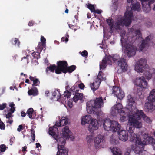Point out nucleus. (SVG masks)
I'll return each instance as SVG.
<instances>
[{
    "mask_svg": "<svg viewBox=\"0 0 155 155\" xmlns=\"http://www.w3.org/2000/svg\"><path fill=\"white\" fill-rule=\"evenodd\" d=\"M39 48H38V51H40V52L34 51L31 54V55L33 57L34 59H35V60H38L40 58V54L41 52L40 51V49L39 50Z\"/></svg>",
    "mask_w": 155,
    "mask_h": 155,
    "instance_id": "37",
    "label": "nucleus"
},
{
    "mask_svg": "<svg viewBox=\"0 0 155 155\" xmlns=\"http://www.w3.org/2000/svg\"><path fill=\"white\" fill-rule=\"evenodd\" d=\"M99 127V124L98 120L94 118L89 124L88 127V130L90 132H92L94 131L97 130Z\"/></svg>",
    "mask_w": 155,
    "mask_h": 155,
    "instance_id": "19",
    "label": "nucleus"
},
{
    "mask_svg": "<svg viewBox=\"0 0 155 155\" xmlns=\"http://www.w3.org/2000/svg\"><path fill=\"white\" fill-rule=\"evenodd\" d=\"M7 104L6 103H3L2 104H0V110H3L6 107Z\"/></svg>",
    "mask_w": 155,
    "mask_h": 155,
    "instance_id": "51",
    "label": "nucleus"
},
{
    "mask_svg": "<svg viewBox=\"0 0 155 155\" xmlns=\"http://www.w3.org/2000/svg\"><path fill=\"white\" fill-rule=\"evenodd\" d=\"M79 53L80 54H81L82 56L83 57H85L87 56L88 55V52L85 50H84L82 52L80 51Z\"/></svg>",
    "mask_w": 155,
    "mask_h": 155,
    "instance_id": "46",
    "label": "nucleus"
},
{
    "mask_svg": "<svg viewBox=\"0 0 155 155\" xmlns=\"http://www.w3.org/2000/svg\"><path fill=\"white\" fill-rule=\"evenodd\" d=\"M68 122V119L65 117H62L59 121L56 122L55 126L58 127L63 126L66 125Z\"/></svg>",
    "mask_w": 155,
    "mask_h": 155,
    "instance_id": "25",
    "label": "nucleus"
},
{
    "mask_svg": "<svg viewBox=\"0 0 155 155\" xmlns=\"http://www.w3.org/2000/svg\"><path fill=\"white\" fill-rule=\"evenodd\" d=\"M108 64H113L120 68H127V67L126 60L120 58L119 56L117 54H115L113 56L109 55L104 58L100 63V68H106Z\"/></svg>",
    "mask_w": 155,
    "mask_h": 155,
    "instance_id": "3",
    "label": "nucleus"
},
{
    "mask_svg": "<svg viewBox=\"0 0 155 155\" xmlns=\"http://www.w3.org/2000/svg\"><path fill=\"white\" fill-rule=\"evenodd\" d=\"M87 8L90 10L91 12H93L95 8L94 5L91 4H88V5L86 4Z\"/></svg>",
    "mask_w": 155,
    "mask_h": 155,
    "instance_id": "43",
    "label": "nucleus"
},
{
    "mask_svg": "<svg viewBox=\"0 0 155 155\" xmlns=\"http://www.w3.org/2000/svg\"><path fill=\"white\" fill-rule=\"evenodd\" d=\"M127 108L130 111L129 113V117L130 115L134 114L135 113V110L138 109L136 108V103L132 96L130 95H129L127 97Z\"/></svg>",
    "mask_w": 155,
    "mask_h": 155,
    "instance_id": "11",
    "label": "nucleus"
},
{
    "mask_svg": "<svg viewBox=\"0 0 155 155\" xmlns=\"http://www.w3.org/2000/svg\"><path fill=\"white\" fill-rule=\"evenodd\" d=\"M123 110L124 111L127 110V108H123L122 104L121 103L117 102L116 104L111 108L110 114L113 116H116L120 112H122V110Z\"/></svg>",
    "mask_w": 155,
    "mask_h": 155,
    "instance_id": "12",
    "label": "nucleus"
},
{
    "mask_svg": "<svg viewBox=\"0 0 155 155\" xmlns=\"http://www.w3.org/2000/svg\"><path fill=\"white\" fill-rule=\"evenodd\" d=\"M122 112H120L119 113L120 115V121L122 122L125 121L127 120V113L128 114L130 112L127 109V110H125L124 111V110H122ZM129 114H128V115Z\"/></svg>",
    "mask_w": 155,
    "mask_h": 155,
    "instance_id": "26",
    "label": "nucleus"
},
{
    "mask_svg": "<svg viewBox=\"0 0 155 155\" xmlns=\"http://www.w3.org/2000/svg\"><path fill=\"white\" fill-rule=\"evenodd\" d=\"M9 106L11 107L10 111L11 113L9 112L6 115V117L7 119L12 118V113H13L15 111V105L13 102L9 103Z\"/></svg>",
    "mask_w": 155,
    "mask_h": 155,
    "instance_id": "27",
    "label": "nucleus"
},
{
    "mask_svg": "<svg viewBox=\"0 0 155 155\" xmlns=\"http://www.w3.org/2000/svg\"><path fill=\"white\" fill-rule=\"evenodd\" d=\"M77 88V87H76L75 86H74L71 87V90L73 92H74L76 91H77V90H76Z\"/></svg>",
    "mask_w": 155,
    "mask_h": 155,
    "instance_id": "58",
    "label": "nucleus"
},
{
    "mask_svg": "<svg viewBox=\"0 0 155 155\" xmlns=\"http://www.w3.org/2000/svg\"><path fill=\"white\" fill-rule=\"evenodd\" d=\"M68 104L70 108H71L72 107V103L70 101H68Z\"/></svg>",
    "mask_w": 155,
    "mask_h": 155,
    "instance_id": "61",
    "label": "nucleus"
},
{
    "mask_svg": "<svg viewBox=\"0 0 155 155\" xmlns=\"http://www.w3.org/2000/svg\"><path fill=\"white\" fill-rule=\"evenodd\" d=\"M103 125L104 129L108 131L118 132L120 130V126L119 123L115 121H111L109 119L104 120Z\"/></svg>",
    "mask_w": 155,
    "mask_h": 155,
    "instance_id": "8",
    "label": "nucleus"
},
{
    "mask_svg": "<svg viewBox=\"0 0 155 155\" xmlns=\"http://www.w3.org/2000/svg\"><path fill=\"white\" fill-rule=\"evenodd\" d=\"M103 100L101 98H97L95 100H92L87 103V111L89 114L96 112L97 108H101L103 103Z\"/></svg>",
    "mask_w": 155,
    "mask_h": 155,
    "instance_id": "6",
    "label": "nucleus"
},
{
    "mask_svg": "<svg viewBox=\"0 0 155 155\" xmlns=\"http://www.w3.org/2000/svg\"><path fill=\"white\" fill-rule=\"evenodd\" d=\"M112 90V93L114 94L118 99L121 100L124 97V92L120 88L117 87L113 86Z\"/></svg>",
    "mask_w": 155,
    "mask_h": 155,
    "instance_id": "17",
    "label": "nucleus"
},
{
    "mask_svg": "<svg viewBox=\"0 0 155 155\" xmlns=\"http://www.w3.org/2000/svg\"><path fill=\"white\" fill-rule=\"evenodd\" d=\"M75 68H46V72L47 74H49L51 72H54L55 71L57 74H59L63 72L69 73L74 71Z\"/></svg>",
    "mask_w": 155,
    "mask_h": 155,
    "instance_id": "15",
    "label": "nucleus"
},
{
    "mask_svg": "<svg viewBox=\"0 0 155 155\" xmlns=\"http://www.w3.org/2000/svg\"><path fill=\"white\" fill-rule=\"evenodd\" d=\"M33 84H32V86H38L40 84V82L38 79H35L33 81Z\"/></svg>",
    "mask_w": 155,
    "mask_h": 155,
    "instance_id": "45",
    "label": "nucleus"
},
{
    "mask_svg": "<svg viewBox=\"0 0 155 155\" xmlns=\"http://www.w3.org/2000/svg\"><path fill=\"white\" fill-rule=\"evenodd\" d=\"M53 96L57 98V100L60 98L61 96L59 90H55L53 92L52 94Z\"/></svg>",
    "mask_w": 155,
    "mask_h": 155,
    "instance_id": "35",
    "label": "nucleus"
},
{
    "mask_svg": "<svg viewBox=\"0 0 155 155\" xmlns=\"http://www.w3.org/2000/svg\"><path fill=\"white\" fill-rule=\"evenodd\" d=\"M132 7L131 9L134 11H139L140 9V5L139 2L136 1L131 4Z\"/></svg>",
    "mask_w": 155,
    "mask_h": 155,
    "instance_id": "29",
    "label": "nucleus"
},
{
    "mask_svg": "<svg viewBox=\"0 0 155 155\" xmlns=\"http://www.w3.org/2000/svg\"><path fill=\"white\" fill-rule=\"evenodd\" d=\"M134 68L135 71L138 73H143L145 76L146 78L148 80L150 79L152 77V75L150 73L149 68H146L147 70H145L146 68Z\"/></svg>",
    "mask_w": 155,
    "mask_h": 155,
    "instance_id": "21",
    "label": "nucleus"
},
{
    "mask_svg": "<svg viewBox=\"0 0 155 155\" xmlns=\"http://www.w3.org/2000/svg\"><path fill=\"white\" fill-rule=\"evenodd\" d=\"M127 69L128 68H119L118 70V71L121 70L123 72H125L127 71Z\"/></svg>",
    "mask_w": 155,
    "mask_h": 155,
    "instance_id": "59",
    "label": "nucleus"
},
{
    "mask_svg": "<svg viewBox=\"0 0 155 155\" xmlns=\"http://www.w3.org/2000/svg\"><path fill=\"white\" fill-rule=\"evenodd\" d=\"M33 109L32 108H29L27 110V114L28 116L29 117L30 119H33L32 117V114L33 112Z\"/></svg>",
    "mask_w": 155,
    "mask_h": 155,
    "instance_id": "41",
    "label": "nucleus"
},
{
    "mask_svg": "<svg viewBox=\"0 0 155 155\" xmlns=\"http://www.w3.org/2000/svg\"><path fill=\"white\" fill-rule=\"evenodd\" d=\"M48 65L47 68H57V66L55 64L51 65L50 64H47Z\"/></svg>",
    "mask_w": 155,
    "mask_h": 155,
    "instance_id": "53",
    "label": "nucleus"
},
{
    "mask_svg": "<svg viewBox=\"0 0 155 155\" xmlns=\"http://www.w3.org/2000/svg\"><path fill=\"white\" fill-rule=\"evenodd\" d=\"M31 137L32 138L33 142H34L35 139V131L33 129L31 130Z\"/></svg>",
    "mask_w": 155,
    "mask_h": 155,
    "instance_id": "49",
    "label": "nucleus"
},
{
    "mask_svg": "<svg viewBox=\"0 0 155 155\" xmlns=\"http://www.w3.org/2000/svg\"><path fill=\"white\" fill-rule=\"evenodd\" d=\"M57 68H76L75 65H72L68 67V64L65 61H59L57 62Z\"/></svg>",
    "mask_w": 155,
    "mask_h": 155,
    "instance_id": "23",
    "label": "nucleus"
},
{
    "mask_svg": "<svg viewBox=\"0 0 155 155\" xmlns=\"http://www.w3.org/2000/svg\"><path fill=\"white\" fill-rule=\"evenodd\" d=\"M105 78L103 77V74L102 71H100L97 78L94 80V81L90 84V86L91 89L93 91H94L98 89L101 81L103 80H105Z\"/></svg>",
    "mask_w": 155,
    "mask_h": 155,
    "instance_id": "10",
    "label": "nucleus"
},
{
    "mask_svg": "<svg viewBox=\"0 0 155 155\" xmlns=\"http://www.w3.org/2000/svg\"><path fill=\"white\" fill-rule=\"evenodd\" d=\"M102 12V10H101L99 9H97L95 10L94 9V10L93 12L94 13H97L98 14H100Z\"/></svg>",
    "mask_w": 155,
    "mask_h": 155,
    "instance_id": "54",
    "label": "nucleus"
},
{
    "mask_svg": "<svg viewBox=\"0 0 155 155\" xmlns=\"http://www.w3.org/2000/svg\"><path fill=\"white\" fill-rule=\"evenodd\" d=\"M6 150V146L5 145L0 146V152H4Z\"/></svg>",
    "mask_w": 155,
    "mask_h": 155,
    "instance_id": "47",
    "label": "nucleus"
},
{
    "mask_svg": "<svg viewBox=\"0 0 155 155\" xmlns=\"http://www.w3.org/2000/svg\"><path fill=\"white\" fill-rule=\"evenodd\" d=\"M135 113L129 116L128 124L127 126V130L130 131L133 130L134 128H140L143 125V121L141 119L143 118L145 122L150 124L152 122L151 120L141 110H135Z\"/></svg>",
    "mask_w": 155,
    "mask_h": 155,
    "instance_id": "1",
    "label": "nucleus"
},
{
    "mask_svg": "<svg viewBox=\"0 0 155 155\" xmlns=\"http://www.w3.org/2000/svg\"><path fill=\"white\" fill-rule=\"evenodd\" d=\"M110 142L112 144L114 145L118 143V139L116 134H114L110 137Z\"/></svg>",
    "mask_w": 155,
    "mask_h": 155,
    "instance_id": "30",
    "label": "nucleus"
},
{
    "mask_svg": "<svg viewBox=\"0 0 155 155\" xmlns=\"http://www.w3.org/2000/svg\"><path fill=\"white\" fill-rule=\"evenodd\" d=\"M143 137L144 140L140 142L139 144L136 143L135 146H132V148L134 152L140 155L142 153L143 150V146L146 144L152 143L153 142L154 139L151 137L148 136L147 134L144 133L143 134Z\"/></svg>",
    "mask_w": 155,
    "mask_h": 155,
    "instance_id": "5",
    "label": "nucleus"
},
{
    "mask_svg": "<svg viewBox=\"0 0 155 155\" xmlns=\"http://www.w3.org/2000/svg\"><path fill=\"white\" fill-rule=\"evenodd\" d=\"M62 139V142H60L59 140L58 142V151L57 155H68V150L64 147L65 143H64V140Z\"/></svg>",
    "mask_w": 155,
    "mask_h": 155,
    "instance_id": "13",
    "label": "nucleus"
},
{
    "mask_svg": "<svg viewBox=\"0 0 155 155\" xmlns=\"http://www.w3.org/2000/svg\"><path fill=\"white\" fill-rule=\"evenodd\" d=\"M80 82L81 83L78 84V87L79 88L81 89H83L84 87V84L81 82V81L78 82V83Z\"/></svg>",
    "mask_w": 155,
    "mask_h": 155,
    "instance_id": "52",
    "label": "nucleus"
},
{
    "mask_svg": "<svg viewBox=\"0 0 155 155\" xmlns=\"http://www.w3.org/2000/svg\"><path fill=\"white\" fill-rule=\"evenodd\" d=\"M69 27L70 28L73 29L74 27V26L72 24H69Z\"/></svg>",
    "mask_w": 155,
    "mask_h": 155,
    "instance_id": "64",
    "label": "nucleus"
},
{
    "mask_svg": "<svg viewBox=\"0 0 155 155\" xmlns=\"http://www.w3.org/2000/svg\"><path fill=\"white\" fill-rule=\"evenodd\" d=\"M94 118L90 115H87L82 117L81 124L85 125L86 124H89L94 119Z\"/></svg>",
    "mask_w": 155,
    "mask_h": 155,
    "instance_id": "22",
    "label": "nucleus"
},
{
    "mask_svg": "<svg viewBox=\"0 0 155 155\" xmlns=\"http://www.w3.org/2000/svg\"><path fill=\"white\" fill-rule=\"evenodd\" d=\"M64 97H67L68 98L70 97V93L67 91H66L64 92Z\"/></svg>",
    "mask_w": 155,
    "mask_h": 155,
    "instance_id": "48",
    "label": "nucleus"
},
{
    "mask_svg": "<svg viewBox=\"0 0 155 155\" xmlns=\"http://www.w3.org/2000/svg\"><path fill=\"white\" fill-rule=\"evenodd\" d=\"M141 1L143 10L148 13L151 10L150 5L155 2V0H140Z\"/></svg>",
    "mask_w": 155,
    "mask_h": 155,
    "instance_id": "16",
    "label": "nucleus"
},
{
    "mask_svg": "<svg viewBox=\"0 0 155 155\" xmlns=\"http://www.w3.org/2000/svg\"><path fill=\"white\" fill-rule=\"evenodd\" d=\"M21 115L22 117H25L26 116V113L23 111H22L21 112Z\"/></svg>",
    "mask_w": 155,
    "mask_h": 155,
    "instance_id": "63",
    "label": "nucleus"
},
{
    "mask_svg": "<svg viewBox=\"0 0 155 155\" xmlns=\"http://www.w3.org/2000/svg\"><path fill=\"white\" fill-rule=\"evenodd\" d=\"M118 138L120 140L125 142L128 140V135L126 130H120L118 132Z\"/></svg>",
    "mask_w": 155,
    "mask_h": 155,
    "instance_id": "20",
    "label": "nucleus"
},
{
    "mask_svg": "<svg viewBox=\"0 0 155 155\" xmlns=\"http://www.w3.org/2000/svg\"><path fill=\"white\" fill-rule=\"evenodd\" d=\"M135 127H134V129L133 130L131 131H129L127 129L129 132L131 133L130 135V142H134L135 143H138V144L140 143V142H142L143 140H141L140 139V137L139 135H137L133 133V131ZM126 129L127 128H126Z\"/></svg>",
    "mask_w": 155,
    "mask_h": 155,
    "instance_id": "18",
    "label": "nucleus"
},
{
    "mask_svg": "<svg viewBox=\"0 0 155 155\" xmlns=\"http://www.w3.org/2000/svg\"><path fill=\"white\" fill-rule=\"evenodd\" d=\"M61 40L62 42H66L68 41V39L67 37H62L61 38Z\"/></svg>",
    "mask_w": 155,
    "mask_h": 155,
    "instance_id": "55",
    "label": "nucleus"
},
{
    "mask_svg": "<svg viewBox=\"0 0 155 155\" xmlns=\"http://www.w3.org/2000/svg\"><path fill=\"white\" fill-rule=\"evenodd\" d=\"M30 56L29 55H27L26 56H24L22 58L21 61L25 64H28L30 61L29 58Z\"/></svg>",
    "mask_w": 155,
    "mask_h": 155,
    "instance_id": "38",
    "label": "nucleus"
},
{
    "mask_svg": "<svg viewBox=\"0 0 155 155\" xmlns=\"http://www.w3.org/2000/svg\"><path fill=\"white\" fill-rule=\"evenodd\" d=\"M11 42L13 45L18 47H19L20 42L18 39L16 38H13L12 39Z\"/></svg>",
    "mask_w": 155,
    "mask_h": 155,
    "instance_id": "39",
    "label": "nucleus"
},
{
    "mask_svg": "<svg viewBox=\"0 0 155 155\" xmlns=\"http://www.w3.org/2000/svg\"><path fill=\"white\" fill-rule=\"evenodd\" d=\"M107 23L110 27V28L111 30L114 27V21L111 18L108 19L106 20Z\"/></svg>",
    "mask_w": 155,
    "mask_h": 155,
    "instance_id": "40",
    "label": "nucleus"
},
{
    "mask_svg": "<svg viewBox=\"0 0 155 155\" xmlns=\"http://www.w3.org/2000/svg\"><path fill=\"white\" fill-rule=\"evenodd\" d=\"M83 98V94L82 93H77L74 96L73 100L75 102L78 101V100H81Z\"/></svg>",
    "mask_w": 155,
    "mask_h": 155,
    "instance_id": "33",
    "label": "nucleus"
},
{
    "mask_svg": "<svg viewBox=\"0 0 155 155\" xmlns=\"http://www.w3.org/2000/svg\"><path fill=\"white\" fill-rule=\"evenodd\" d=\"M6 122L7 123H9L10 124H12L13 122V120L12 118L8 119V120H6Z\"/></svg>",
    "mask_w": 155,
    "mask_h": 155,
    "instance_id": "56",
    "label": "nucleus"
},
{
    "mask_svg": "<svg viewBox=\"0 0 155 155\" xmlns=\"http://www.w3.org/2000/svg\"><path fill=\"white\" fill-rule=\"evenodd\" d=\"M129 33H130V36H126L125 38V34H123L120 35L121 38L120 41L122 47L125 48V52L128 57L134 56L136 53L137 48L134 46L132 43L129 41L130 37H133L140 33V31L139 30H134L132 28L130 29Z\"/></svg>",
    "mask_w": 155,
    "mask_h": 155,
    "instance_id": "2",
    "label": "nucleus"
},
{
    "mask_svg": "<svg viewBox=\"0 0 155 155\" xmlns=\"http://www.w3.org/2000/svg\"><path fill=\"white\" fill-rule=\"evenodd\" d=\"M23 129V126L21 125H20L19 126L17 130L18 132H20L21 129Z\"/></svg>",
    "mask_w": 155,
    "mask_h": 155,
    "instance_id": "57",
    "label": "nucleus"
},
{
    "mask_svg": "<svg viewBox=\"0 0 155 155\" xmlns=\"http://www.w3.org/2000/svg\"><path fill=\"white\" fill-rule=\"evenodd\" d=\"M145 106L149 110L155 109V102L153 101H150L147 100V101L145 103Z\"/></svg>",
    "mask_w": 155,
    "mask_h": 155,
    "instance_id": "28",
    "label": "nucleus"
},
{
    "mask_svg": "<svg viewBox=\"0 0 155 155\" xmlns=\"http://www.w3.org/2000/svg\"><path fill=\"white\" fill-rule=\"evenodd\" d=\"M48 132L49 135H51L56 140L57 142L59 140L60 142H62V139L64 140V143H65V140L68 138L71 135L70 131L68 126L65 127L63 129L61 133V137L58 138V129L55 126L50 127L49 128Z\"/></svg>",
    "mask_w": 155,
    "mask_h": 155,
    "instance_id": "4",
    "label": "nucleus"
},
{
    "mask_svg": "<svg viewBox=\"0 0 155 155\" xmlns=\"http://www.w3.org/2000/svg\"><path fill=\"white\" fill-rule=\"evenodd\" d=\"M136 67L137 68H147L146 60L145 59H140L137 62L135 68H136Z\"/></svg>",
    "mask_w": 155,
    "mask_h": 155,
    "instance_id": "24",
    "label": "nucleus"
},
{
    "mask_svg": "<svg viewBox=\"0 0 155 155\" xmlns=\"http://www.w3.org/2000/svg\"><path fill=\"white\" fill-rule=\"evenodd\" d=\"M5 126L4 123L0 119V129L4 130L5 129Z\"/></svg>",
    "mask_w": 155,
    "mask_h": 155,
    "instance_id": "50",
    "label": "nucleus"
},
{
    "mask_svg": "<svg viewBox=\"0 0 155 155\" xmlns=\"http://www.w3.org/2000/svg\"><path fill=\"white\" fill-rule=\"evenodd\" d=\"M94 136L93 134L88 135L86 137V141L88 144H90L93 141Z\"/></svg>",
    "mask_w": 155,
    "mask_h": 155,
    "instance_id": "36",
    "label": "nucleus"
},
{
    "mask_svg": "<svg viewBox=\"0 0 155 155\" xmlns=\"http://www.w3.org/2000/svg\"><path fill=\"white\" fill-rule=\"evenodd\" d=\"M94 142L96 149L103 148L105 145V141L104 137L101 135H98L95 138Z\"/></svg>",
    "mask_w": 155,
    "mask_h": 155,
    "instance_id": "14",
    "label": "nucleus"
},
{
    "mask_svg": "<svg viewBox=\"0 0 155 155\" xmlns=\"http://www.w3.org/2000/svg\"><path fill=\"white\" fill-rule=\"evenodd\" d=\"M46 41L45 38L41 36V46H39V44L38 45V46L39 49H40V51L41 52L43 49L45 48L46 46Z\"/></svg>",
    "mask_w": 155,
    "mask_h": 155,
    "instance_id": "32",
    "label": "nucleus"
},
{
    "mask_svg": "<svg viewBox=\"0 0 155 155\" xmlns=\"http://www.w3.org/2000/svg\"><path fill=\"white\" fill-rule=\"evenodd\" d=\"M147 44V43L145 40H143L142 41V43L139 47L141 51L143 50Z\"/></svg>",
    "mask_w": 155,
    "mask_h": 155,
    "instance_id": "42",
    "label": "nucleus"
},
{
    "mask_svg": "<svg viewBox=\"0 0 155 155\" xmlns=\"http://www.w3.org/2000/svg\"><path fill=\"white\" fill-rule=\"evenodd\" d=\"M28 93L29 95H33L34 96H36L38 94V91L36 87H34L33 89L29 90Z\"/></svg>",
    "mask_w": 155,
    "mask_h": 155,
    "instance_id": "34",
    "label": "nucleus"
},
{
    "mask_svg": "<svg viewBox=\"0 0 155 155\" xmlns=\"http://www.w3.org/2000/svg\"><path fill=\"white\" fill-rule=\"evenodd\" d=\"M38 60H34L32 59V61H31V65L33 67H35L36 65H38L39 64V63L38 62Z\"/></svg>",
    "mask_w": 155,
    "mask_h": 155,
    "instance_id": "44",
    "label": "nucleus"
},
{
    "mask_svg": "<svg viewBox=\"0 0 155 155\" xmlns=\"http://www.w3.org/2000/svg\"><path fill=\"white\" fill-rule=\"evenodd\" d=\"M135 84L138 87L137 92L139 96L142 94L141 91H144L145 89L148 88L147 83L143 77L137 78L136 80Z\"/></svg>",
    "mask_w": 155,
    "mask_h": 155,
    "instance_id": "9",
    "label": "nucleus"
},
{
    "mask_svg": "<svg viewBox=\"0 0 155 155\" xmlns=\"http://www.w3.org/2000/svg\"><path fill=\"white\" fill-rule=\"evenodd\" d=\"M133 16V13L131 11H127L124 14V18H122L118 20L115 25V28L119 29L120 26H129L131 23V18Z\"/></svg>",
    "mask_w": 155,
    "mask_h": 155,
    "instance_id": "7",
    "label": "nucleus"
},
{
    "mask_svg": "<svg viewBox=\"0 0 155 155\" xmlns=\"http://www.w3.org/2000/svg\"><path fill=\"white\" fill-rule=\"evenodd\" d=\"M110 149L114 155H122L121 152L119 148L111 147Z\"/></svg>",
    "mask_w": 155,
    "mask_h": 155,
    "instance_id": "31",
    "label": "nucleus"
},
{
    "mask_svg": "<svg viewBox=\"0 0 155 155\" xmlns=\"http://www.w3.org/2000/svg\"><path fill=\"white\" fill-rule=\"evenodd\" d=\"M34 23L31 21H30L28 23V25L31 26H33V25Z\"/></svg>",
    "mask_w": 155,
    "mask_h": 155,
    "instance_id": "60",
    "label": "nucleus"
},
{
    "mask_svg": "<svg viewBox=\"0 0 155 155\" xmlns=\"http://www.w3.org/2000/svg\"><path fill=\"white\" fill-rule=\"evenodd\" d=\"M147 43V42L149 41H150V38L149 36L147 37L144 40Z\"/></svg>",
    "mask_w": 155,
    "mask_h": 155,
    "instance_id": "62",
    "label": "nucleus"
}]
</instances>
